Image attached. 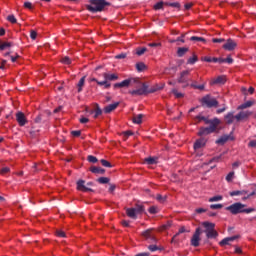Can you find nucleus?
<instances>
[{
	"label": "nucleus",
	"instance_id": "43",
	"mask_svg": "<svg viewBox=\"0 0 256 256\" xmlns=\"http://www.w3.org/2000/svg\"><path fill=\"white\" fill-rule=\"evenodd\" d=\"M11 169L9 167H4L0 170V175H7Z\"/></svg>",
	"mask_w": 256,
	"mask_h": 256
},
{
	"label": "nucleus",
	"instance_id": "25",
	"mask_svg": "<svg viewBox=\"0 0 256 256\" xmlns=\"http://www.w3.org/2000/svg\"><path fill=\"white\" fill-rule=\"evenodd\" d=\"M143 237L146 239H152V241H155V237L151 235V229H148L142 233Z\"/></svg>",
	"mask_w": 256,
	"mask_h": 256
},
{
	"label": "nucleus",
	"instance_id": "57",
	"mask_svg": "<svg viewBox=\"0 0 256 256\" xmlns=\"http://www.w3.org/2000/svg\"><path fill=\"white\" fill-rule=\"evenodd\" d=\"M80 123L82 124L89 123V118H85V117L80 118Z\"/></svg>",
	"mask_w": 256,
	"mask_h": 256
},
{
	"label": "nucleus",
	"instance_id": "46",
	"mask_svg": "<svg viewBox=\"0 0 256 256\" xmlns=\"http://www.w3.org/2000/svg\"><path fill=\"white\" fill-rule=\"evenodd\" d=\"M223 204H211L210 209H222Z\"/></svg>",
	"mask_w": 256,
	"mask_h": 256
},
{
	"label": "nucleus",
	"instance_id": "12",
	"mask_svg": "<svg viewBox=\"0 0 256 256\" xmlns=\"http://www.w3.org/2000/svg\"><path fill=\"white\" fill-rule=\"evenodd\" d=\"M145 93H147V86H145V84L136 90L130 91V95H145Z\"/></svg>",
	"mask_w": 256,
	"mask_h": 256
},
{
	"label": "nucleus",
	"instance_id": "32",
	"mask_svg": "<svg viewBox=\"0 0 256 256\" xmlns=\"http://www.w3.org/2000/svg\"><path fill=\"white\" fill-rule=\"evenodd\" d=\"M148 211L151 213V215H155L159 213V208L157 206H151Z\"/></svg>",
	"mask_w": 256,
	"mask_h": 256
},
{
	"label": "nucleus",
	"instance_id": "36",
	"mask_svg": "<svg viewBox=\"0 0 256 256\" xmlns=\"http://www.w3.org/2000/svg\"><path fill=\"white\" fill-rule=\"evenodd\" d=\"M91 172L103 174V173H105V170H103L102 168H99V167H93V168H91Z\"/></svg>",
	"mask_w": 256,
	"mask_h": 256
},
{
	"label": "nucleus",
	"instance_id": "22",
	"mask_svg": "<svg viewBox=\"0 0 256 256\" xmlns=\"http://www.w3.org/2000/svg\"><path fill=\"white\" fill-rule=\"evenodd\" d=\"M247 193H248L247 190H236V191L230 192V196L231 197H237L239 195H247Z\"/></svg>",
	"mask_w": 256,
	"mask_h": 256
},
{
	"label": "nucleus",
	"instance_id": "34",
	"mask_svg": "<svg viewBox=\"0 0 256 256\" xmlns=\"http://www.w3.org/2000/svg\"><path fill=\"white\" fill-rule=\"evenodd\" d=\"M166 2L160 1L154 5L155 11H159V9H163V5H165Z\"/></svg>",
	"mask_w": 256,
	"mask_h": 256
},
{
	"label": "nucleus",
	"instance_id": "59",
	"mask_svg": "<svg viewBox=\"0 0 256 256\" xmlns=\"http://www.w3.org/2000/svg\"><path fill=\"white\" fill-rule=\"evenodd\" d=\"M149 47H161V43H150L148 44Z\"/></svg>",
	"mask_w": 256,
	"mask_h": 256
},
{
	"label": "nucleus",
	"instance_id": "51",
	"mask_svg": "<svg viewBox=\"0 0 256 256\" xmlns=\"http://www.w3.org/2000/svg\"><path fill=\"white\" fill-rule=\"evenodd\" d=\"M248 147H251L252 149L256 148V140H251L248 144Z\"/></svg>",
	"mask_w": 256,
	"mask_h": 256
},
{
	"label": "nucleus",
	"instance_id": "13",
	"mask_svg": "<svg viewBox=\"0 0 256 256\" xmlns=\"http://www.w3.org/2000/svg\"><path fill=\"white\" fill-rule=\"evenodd\" d=\"M130 83H133V79L123 80L122 82L114 84V89H119V88H123V87H129Z\"/></svg>",
	"mask_w": 256,
	"mask_h": 256
},
{
	"label": "nucleus",
	"instance_id": "54",
	"mask_svg": "<svg viewBox=\"0 0 256 256\" xmlns=\"http://www.w3.org/2000/svg\"><path fill=\"white\" fill-rule=\"evenodd\" d=\"M30 37H31V39H33V41H35V39H37V32L31 31Z\"/></svg>",
	"mask_w": 256,
	"mask_h": 256
},
{
	"label": "nucleus",
	"instance_id": "20",
	"mask_svg": "<svg viewBox=\"0 0 256 256\" xmlns=\"http://www.w3.org/2000/svg\"><path fill=\"white\" fill-rule=\"evenodd\" d=\"M143 117L144 115L143 114H138V115H135L133 117V123H135L136 125H141V123H143Z\"/></svg>",
	"mask_w": 256,
	"mask_h": 256
},
{
	"label": "nucleus",
	"instance_id": "45",
	"mask_svg": "<svg viewBox=\"0 0 256 256\" xmlns=\"http://www.w3.org/2000/svg\"><path fill=\"white\" fill-rule=\"evenodd\" d=\"M7 20L10 22V23H17V19L15 18L14 15H9L7 17Z\"/></svg>",
	"mask_w": 256,
	"mask_h": 256
},
{
	"label": "nucleus",
	"instance_id": "47",
	"mask_svg": "<svg viewBox=\"0 0 256 256\" xmlns=\"http://www.w3.org/2000/svg\"><path fill=\"white\" fill-rule=\"evenodd\" d=\"M188 63H189L190 65H193V64L197 63V57L194 56V57H192V58H189V59H188Z\"/></svg>",
	"mask_w": 256,
	"mask_h": 256
},
{
	"label": "nucleus",
	"instance_id": "35",
	"mask_svg": "<svg viewBox=\"0 0 256 256\" xmlns=\"http://www.w3.org/2000/svg\"><path fill=\"white\" fill-rule=\"evenodd\" d=\"M137 71H145V63L139 62L136 64Z\"/></svg>",
	"mask_w": 256,
	"mask_h": 256
},
{
	"label": "nucleus",
	"instance_id": "21",
	"mask_svg": "<svg viewBox=\"0 0 256 256\" xmlns=\"http://www.w3.org/2000/svg\"><path fill=\"white\" fill-rule=\"evenodd\" d=\"M252 105H255V100H249V101L243 103L242 105H240L238 107V109H247L249 107H252Z\"/></svg>",
	"mask_w": 256,
	"mask_h": 256
},
{
	"label": "nucleus",
	"instance_id": "42",
	"mask_svg": "<svg viewBox=\"0 0 256 256\" xmlns=\"http://www.w3.org/2000/svg\"><path fill=\"white\" fill-rule=\"evenodd\" d=\"M191 87H193L194 89H199L200 91H203V89H205V85H196L195 83L190 84Z\"/></svg>",
	"mask_w": 256,
	"mask_h": 256
},
{
	"label": "nucleus",
	"instance_id": "64",
	"mask_svg": "<svg viewBox=\"0 0 256 256\" xmlns=\"http://www.w3.org/2000/svg\"><path fill=\"white\" fill-rule=\"evenodd\" d=\"M136 256H149L148 253H140V254H137Z\"/></svg>",
	"mask_w": 256,
	"mask_h": 256
},
{
	"label": "nucleus",
	"instance_id": "37",
	"mask_svg": "<svg viewBox=\"0 0 256 256\" xmlns=\"http://www.w3.org/2000/svg\"><path fill=\"white\" fill-rule=\"evenodd\" d=\"M177 53H178V57H183L185 53H187V48H179Z\"/></svg>",
	"mask_w": 256,
	"mask_h": 256
},
{
	"label": "nucleus",
	"instance_id": "38",
	"mask_svg": "<svg viewBox=\"0 0 256 256\" xmlns=\"http://www.w3.org/2000/svg\"><path fill=\"white\" fill-rule=\"evenodd\" d=\"M235 177V172H230L227 176H226V181H228V183H231V181H233V178Z\"/></svg>",
	"mask_w": 256,
	"mask_h": 256
},
{
	"label": "nucleus",
	"instance_id": "1",
	"mask_svg": "<svg viewBox=\"0 0 256 256\" xmlns=\"http://www.w3.org/2000/svg\"><path fill=\"white\" fill-rule=\"evenodd\" d=\"M197 119H198V121H204L206 123V125H210L205 128H200V130L198 132V135H200V136L215 133V131H217V127H219V125L221 124V120H219L218 118L209 120L203 116H198Z\"/></svg>",
	"mask_w": 256,
	"mask_h": 256
},
{
	"label": "nucleus",
	"instance_id": "50",
	"mask_svg": "<svg viewBox=\"0 0 256 256\" xmlns=\"http://www.w3.org/2000/svg\"><path fill=\"white\" fill-rule=\"evenodd\" d=\"M101 163H102L103 167H111V163H109V161H107V160L102 159Z\"/></svg>",
	"mask_w": 256,
	"mask_h": 256
},
{
	"label": "nucleus",
	"instance_id": "6",
	"mask_svg": "<svg viewBox=\"0 0 256 256\" xmlns=\"http://www.w3.org/2000/svg\"><path fill=\"white\" fill-rule=\"evenodd\" d=\"M203 227H205V233L208 237V239H211L213 237H217V232L215 231V224L211 222H204Z\"/></svg>",
	"mask_w": 256,
	"mask_h": 256
},
{
	"label": "nucleus",
	"instance_id": "17",
	"mask_svg": "<svg viewBox=\"0 0 256 256\" xmlns=\"http://www.w3.org/2000/svg\"><path fill=\"white\" fill-rule=\"evenodd\" d=\"M249 115H251V112H249V111H242V112H240L239 114H237L235 116V119L237 121H243V119H247V117H249Z\"/></svg>",
	"mask_w": 256,
	"mask_h": 256
},
{
	"label": "nucleus",
	"instance_id": "44",
	"mask_svg": "<svg viewBox=\"0 0 256 256\" xmlns=\"http://www.w3.org/2000/svg\"><path fill=\"white\" fill-rule=\"evenodd\" d=\"M62 63H64V65H71V58L70 57H64L62 59Z\"/></svg>",
	"mask_w": 256,
	"mask_h": 256
},
{
	"label": "nucleus",
	"instance_id": "29",
	"mask_svg": "<svg viewBox=\"0 0 256 256\" xmlns=\"http://www.w3.org/2000/svg\"><path fill=\"white\" fill-rule=\"evenodd\" d=\"M217 201H223V196L218 195V196H213V197L209 198L210 203H215Z\"/></svg>",
	"mask_w": 256,
	"mask_h": 256
},
{
	"label": "nucleus",
	"instance_id": "41",
	"mask_svg": "<svg viewBox=\"0 0 256 256\" xmlns=\"http://www.w3.org/2000/svg\"><path fill=\"white\" fill-rule=\"evenodd\" d=\"M190 41H202L203 43H205V38L203 37H197V36H192L190 38Z\"/></svg>",
	"mask_w": 256,
	"mask_h": 256
},
{
	"label": "nucleus",
	"instance_id": "10",
	"mask_svg": "<svg viewBox=\"0 0 256 256\" xmlns=\"http://www.w3.org/2000/svg\"><path fill=\"white\" fill-rule=\"evenodd\" d=\"M236 47L237 42L232 39H228L227 42L223 45V49H225L226 51H234Z\"/></svg>",
	"mask_w": 256,
	"mask_h": 256
},
{
	"label": "nucleus",
	"instance_id": "11",
	"mask_svg": "<svg viewBox=\"0 0 256 256\" xmlns=\"http://www.w3.org/2000/svg\"><path fill=\"white\" fill-rule=\"evenodd\" d=\"M16 121H18L20 127H23L25 123H27V118L25 117V114H23V112H18L16 114Z\"/></svg>",
	"mask_w": 256,
	"mask_h": 256
},
{
	"label": "nucleus",
	"instance_id": "15",
	"mask_svg": "<svg viewBox=\"0 0 256 256\" xmlns=\"http://www.w3.org/2000/svg\"><path fill=\"white\" fill-rule=\"evenodd\" d=\"M225 81H227V78L225 76H218L217 78H214L210 84L212 85H224Z\"/></svg>",
	"mask_w": 256,
	"mask_h": 256
},
{
	"label": "nucleus",
	"instance_id": "30",
	"mask_svg": "<svg viewBox=\"0 0 256 256\" xmlns=\"http://www.w3.org/2000/svg\"><path fill=\"white\" fill-rule=\"evenodd\" d=\"M147 165H155L157 163V158L149 157L145 159Z\"/></svg>",
	"mask_w": 256,
	"mask_h": 256
},
{
	"label": "nucleus",
	"instance_id": "5",
	"mask_svg": "<svg viewBox=\"0 0 256 256\" xmlns=\"http://www.w3.org/2000/svg\"><path fill=\"white\" fill-rule=\"evenodd\" d=\"M145 211L143 205L138 204L134 208H127L126 214L130 217V219H137V215H141Z\"/></svg>",
	"mask_w": 256,
	"mask_h": 256
},
{
	"label": "nucleus",
	"instance_id": "4",
	"mask_svg": "<svg viewBox=\"0 0 256 256\" xmlns=\"http://www.w3.org/2000/svg\"><path fill=\"white\" fill-rule=\"evenodd\" d=\"M104 81L96 80L97 85L100 87H104V89H109L111 87V83L109 81H117L119 76L117 74L104 73L103 74Z\"/></svg>",
	"mask_w": 256,
	"mask_h": 256
},
{
	"label": "nucleus",
	"instance_id": "56",
	"mask_svg": "<svg viewBox=\"0 0 256 256\" xmlns=\"http://www.w3.org/2000/svg\"><path fill=\"white\" fill-rule=\"evenodd\" d=\"M212 41H213V43H223V41H225V39H222V38H214Z\"/></svg>",
	"mask_w": 256,
	"mask_h": 256
},
{
	"label": "nucleus",
	"instance_id": "8",
	"mask_svg": "<svg viewBox=\"0 0 256 256\" xmlns=\"http://www.w3.org/2000/svg\"><path fill=\"white\" fill-rule=\"evenodd\" d=\"M203 105H206V107H217L218 102L215 98L211 96H205L202 98Z\"/></svg>",
	"mask_w": 256,
	"mask_h": 256
},
{
	"label": "nucleus",
	"instance_id": "9",
	"mask_svg": "<svg viewBox=\"0 0 256 256\" xmlns=\"http://www.w3.org/2000/svg\"><path fill=\"white\" fill-rule=\"evenodd\" d=\"M201 228H197L192 239H191V245L193 247H199V241H201Z\"/></svg>",
	"mask_w": 256,
	"mask_h": 256
},
{
	"label": "nucleus",
	"instance_id": "31",
	"mask_svg": "<svg viewBox=\"0 0 256 256\" xmlns=\"http://www.w3.org/2000/svg\"><path fill=\"white\" fill-rule=\"evenodd\" d=\"M219 62L220 63H228L229 65H231V63H233V58H231V56H228L227 58L220 59Z\"/></svg>",
	"mask_w": 256,
	"mask_h": 256
},
{
	"label": "nucleus",
	"instance_id": "23",
	"mask_svg": "<svg viewBox=\"0 0 256 256\" xmlns=\"http://www.w3.org/2000/svg\"><path fill=\"white\" fill-rule=\"evenodd\" d=\"M229 139H231V136L224 135L221 138H219L218 140H216V143L218 145H223V144L227 143V141H229Z\"/></svg>",
	"mask_w": 256,
	"mask_h": 256
},
{
	"label": "nucleus",
	"instance_id": "19",
	"mask_svg": "<svg viewBox=\"0 0 256 256\" xmlns=\"http://www.w3.org/2000/svg\"><path fill=\"white\" fill-rule=\"evenodd\" d=\"M235 239H237V236H232V237L224 238L220 242V245H222V246L231 245V243H233V241H235Z\"/></svg>",
	"mask_w": 256,
	"mask_h": 256
},
{
	"label": "nucleus",
	"instance_id": "7",
	"mask_svg": "<svg viewBox=\"0 0 256 256\" xmlns=\"http://www.w3.org/2000/svg\"><path fill=\"white\" fill-rule=\"evenodd\" d=\"M190 71L185 70L181 73L178 81L179 83H182L184 87H189V82L192 81L188 76H189Z\"/></svg>",
	"mask_w": 256,
	"mask_h": 256
},
{
	"label": "nucleus",
	"instance_id": "28",
	"mask_svg": "<svg viewBox=\"0 0 256 256\" xmlns=\"http://www.w3.org/2000/svg\"><path fill=\"white\" fill-rule=\"evenodd\" d=\"M83 85H85V77H82L78 82V93H81V91H83Z\"/></svg>",
	"mask_w": 256,
	"mask_h": 256
},
{
	"label": "nucleus",
	"instance_id": "49",
	"mask_svg": "<svg viewBox=\"0 0 256 256\" xmlns=\"http://www.w3.org/2000/svg\"><path fill=\"white\" fill-rule=\"evenodd\" d=\"M88 161L90 163H97V157H95V156H88Z\"/></svg>",
	"mask_w": 256,
	"mask_h": 256
},
{
	"label": "nucleus",
	"instance_id": "3",
	"mask_svg": "<svg viewBox=\"0 0 256 256\" xmlns=\"http://www.w3.org/2000/svg\"><path fill=\"white\" fill-rule=\"evenodd\" d=\"M107 5H109V3L105 0H90V4L86 5V7L91 13H99L105 9Z\"/></svg>",
	"mask_w": 256,
	"mask_h": 256
},
{
	"label": "nucleus",
	"instance_id": "26",
	"mask_svg": "<svg viewBox=\"0 0 256 256\" xmlns=\"http://www.w3.org/2000/svg\"><path fill=\"white\" fill-rule=\"evenodd\" d=\"M172 93H173L174 97H176V99H181V98L185 97V94H183L182 92H179V90H177V89H173Z\"/></svg>",
	"mask_w": 256,
	"mask_h": 256
},
{
	"label": "nucleus",
	"instance_id": "14",
	"mask_svg": "<svg viewBox=\"0 0 256 256\" xmlns=\"http://www.w3.org/2000/svg\"><path fill=\"white\" fill-rule=\"evenodd\" d=\"M205 143H207V141L204 138L198 139L195 143H194V151H199V149H203V147H205Z\"/></svg>",
	"mask_w": 256,
	"mask_h": 256
},
{
	"label": "nucleus",
	"instance_id": "16",
	"mask_svg": "<svg viewBox=\"0 0 256 256\" xmlns=\"http://www.w3.org/2000/svg\"><path fill=\"white\" fill-rule=\"evenodd\" d=\"M77 189H78V191H83V192L91 191V188L85 186L84 180H79L77 182Z\"/></svg>",
	"mask_w": 256,
	"mask_h": 256
},
{
	"label": "nucleus",
	"instance_id": "40",
	"mask_svg": "<svg viewBox=\"0 0 256 256\" xmlns=\"http://www.w3.org/2000/svg\"><path fill=\"white\" fill-rule=\"evenodd\" d=\"M98 183H101L102 185H105V183H109V178H107V177H100L98 179Z\"/></svg>",
	"mask_w": 256,
	"mask_h": 256
},
{
	"label": "nucleus",
	"instance_id": "48",
	"mask_svg": "<svg viewBox=\"0 0 256 256\" xmlns=\"http://www.w3.org/2000/svg\"><path fill=\"white\" fill-rule=\"evenodd\" d=\"M157 201H159L160 203H165V197L161 196V194H158L156 196Z\"/></svg>",
	"mask_w": 256,
	"mask_h": 256
},
{
	"label": "nucleus",
	"instance_id": "55",
	"mask_svg": "<svg viewBox=\"0 0 256 256\" xmlns=\"http://www.w3.org/2000/svg\"><path fill=\"white\" fill-rule=\"evenodd\" d=\"M24 7H25L26 9H32L33 4H31V2H25V3H24Z\"/></svg>",
	"mask_w": 256,
	"mask_h": 256
},
{
	"label": "nucleus",
	"instance_id": "58",
	"mask_svg": "<svg viewBox=\"0 0 256 256\" xmlns=\"http://www.w3.org/2000/svg\"><path fill=\"white\" fill-rule=\"evenodd\" d=\"M148 249L150 250V251H157V245H150L149 247H148Z\"/></svg>",
	"mask_w": 256,
	"mask_h": 256
},
{
	"label": "nucleus",
	"instance_id": "53",
	"mask_svg": "<svg viewBox=\"0 0 256 256\" xmlns=\"http://www.w3.org/2000/svg\"><path fill=\"white\" fill-rule=\"evenodd\" d=\"M145 51H147V48H140L136 51L137 55H143V53H145Z\"/></svg>",
	"mask_w": 256,
	"mask_h": 256
},
{
	"label": "nucleus",
	"instance_id": "61",
	"mask_svg": "<svg viewBox=\"0 0 256 256\" xmlns=\"http://www.w3.org/2000/svg\"><path fill=\"white\" fill-rule=\"evenodd\" d=\"M123 135H124V137H129V136L133 135V132L126 131V132H123Z\"/></svg>",
	"mask_w": 256,
	"mask_h": 256
},
{
	"label": "nucleus",
	"instance_id": "18",
	"mask_svg": "<svg viewBox=\"0 0 256 256\" xmlns=\"http://www.w3.org/2000/svg\"><path fill=\"white\" fill-rule=\"evenodd\" d=\"M117 107H119V102L109 104L108 106H106L104 108V113H111V111H115V109H117Z\"/></svg>",
	"mask_w": 256,
	"mask_h": 256
},
{
	"label": "nucleus",
	"instance_id": "24",
	"mask_svg": "<svg viewBox=\"0 0 256 256\" xmlns=\"http://www.w3.org/2000/svg\"><path fill=\"white\" fill-rule=\"evenodd\" d=\"M225 121L228 124L233 123V121H235V115H233V112H229L226 116H225Z\"/></svg>",
	"mask_w": 256,
	"mask_h": 256
},
{
	"label": "nucleus",
	"instance_id": "52",
	"mask_svg": "<svg viewBox=\"0 0 256 256\" xmlns=\"http://www.w3.org/2000/svg\"><path fill=\"white\" fill-rule=\"evenodd\" d=\"M57 237H65V232L63 230L56 231Z\"/></svg>",
	"mask_w": 256,
	"mask_h": 256
},
{
	"label": "nucleus",
	"instance_id": "2",
	"mask_svg": "<svg viewBox=\"0 0 256 256\" xmlns=\"http://www.w3.org/2000/svg\"><path fill=\"white\" fill-rule=\"evenodd\" d=\"M247 207L245 204L241 202H236L230 206L226 207V211H230L232 215H238V213H253L255 211V208H245Z\"/></svg>",
	"mask_w": 256,
	"mask_h": 256
},
{
	"label": "nucleus",
	"instance_id": "62",
	"mask_svg": "<svg viewBox=\"0 0 256 256\" xmlns=\"http://www.w3.org/2000/svg\"><path fill=\"white\" fill-rule=\"evenodd\" d=\"M184 7L186 10H189L191 7H193V3H186Z\"/></svg>",
	"mask_w": 256,
	"mask_h": 256
},
{
	"label": "nucleus",
	"instance_id": "63",
	"mask_svg": "<svg viewBox=\"0 0 256 256\" xmlns=\"http://www.w3.org/2000/svg\"><path fill=\"white\" fill-rule=\"evenodd\" d=\"M196 213H205V209L198 208V209H196Z\"/></svg>",
	"mask_w": 256,
	"mask_h": 256
},
{
	"label": "nucleus",
	"instance_id": "33",
	"mask_svg": "<svg viewBox=\"0 0 256 256\" xmlns=\"http://www.w3.org/2000/svg\"><path fill=\"white\" fill-rule=\"evenodd\" d=\"M165 5H168V7H175L176 9H179V7H181V4H179V2H166Z\"/></svg>",
	"mask_w": 256,
	"mask_h": 256
},
{
	"label": "nucleus",
	"instance_id": "39",
	"mask_svg": "<svg viewBox=\"0 0 256 256\" xmlns=\"http://www.w3.org/2000/svg\"><path fill=\"white\" fill-rule=\"evenodd\" d=\"M101 113H103V111L101 110V108H99V106H97L95 111H94L95 119H97V117H99V115H101Z\"/></svg>",
	"mask_w": 256,
	"mask_h": 256
},
{
	"label": "nucleus",
	"instance_id": "27",
	"mask_svg": "<svg viewBox=\"0 0 256 256\" xmlns=\"http://www.w3.org/2000/svg\"><path fill=\"white\" fill-rule=\"evenodd\" d=\"M9 47H11V42L0 41V51H4V49H7Z\"/></svg>",
	"mask_w": 256,
	"mask_h": 256
},
{
	"label": "nucleus",
	"instance_id": "60",
	"mask_svg": "<svg viewBox=\"0 0 256 256\" xmlns=\"http://www.w3.org/2000/svg\"><path fill=\"white\" fill-rule=\"evenodd\" d=\"M73 137H79L81 135V131H72Z\"/></svg>",
	"mask_w": 256,
	"mask_h": 256
}]
</instances>
